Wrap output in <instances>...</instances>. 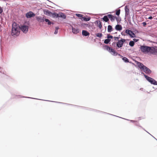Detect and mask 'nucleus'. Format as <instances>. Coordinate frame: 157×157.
Instances as JSON below:
<instances>
[{
  "label": "nucleus",
  "instance_id": "a19ab883",
  "mask_svg": "<svg viewBox=\"0 0 157 157\" xmlns=\"http://www.w3.org/2000/svg\"><path fill=\"white\" fill-rule=\"evenodd\" d=\"M118 18V21H119V19L120 18Z\"/></svg>",
  "mask_w": 157,
  "mask_h": 157
},
{
  "label": "nucleus",
  "instance_id": "6ab92c4d",
  "mask_svg": "<svg viewBox=\"0 0 157 157\" xmlns=\"http://www.w3.org/2000/svg\"><path fill=\"white\" fill-rule=\"evenodd\" d=\"M108 18H109L107 15L105 16L102 19L105 21L107 22L109 21V19Z\"/></svg>",
  "mask_w": 157,
  "mask_h": 157
},
{
  "label": "nucleus",
  "instance_id": "4c0bfd02",
  "mask_svg": "<svg viewBox=\"0 0 157 157\" xmlns=\"http://www.w3.org/2000/svg\"><path fill=\"white\" fill-rule=\"evenodd\" d=\"M51 24V22L49 21L48 22V25H50Z\"/></svg>",
  "mask_w": 157,
  "mask_h": 157
},
{
  "label": "nucleus",
  "instance_id": "2f4dec72",
  "mask_svg": "<svg viewBox=\"0 0 157 157\" xmlns=\"http://www.w3.org/2000/svg\"><path fill=\"white\" fill-rule=\"evenodd\" d=\"M114 40H118L119 38L118 37H114Z\"/></svg>",
  "mask_w": 157,
  "mask_h": 157
},
{
  "label": "nucleus",
  "instance_id": "f03ea898",
  "mask_svg": "<svg viewBox=\"0 0 157 157\" xmlns=\"http://www.w3.org/2000/svg\"><path fill=\"white\" fill-rule=\"evenodd\" d=\"M136 64L140 69L145 73L148 74L151 73V70L140 62L137 61Z\"/></svg>",
  "mask_w": 157,
  "mask_h": 157
},
{
  "label": "nucleus",
  "instance_id": "f3484780",
  "mask_svg": "<svg viewBox=\"0 0 157 157\" xmlns=\"http://www.w3.org/2000/svg\"><path fill=\"white\" fill-rule=\"evenodd\" d=\"M110 52L112 53V54L114 56H117L118 54V53L116 52L115 50L113 49H111Z\"/></svg>",
  "mask_w": 157,
  "mask_h": 157
},
{
  "label": "nucleus",
  "instance_id": "20e7f679",
  "mask_svg": "<svg viewBox=\"0 0 157 157\" xmlns=\"http://www.w3.org/2000/svg\"><path fill=\"white\" fill-rule=\"evenodd\" d=\"M144 76L147 80L151 84L155 85H157V82L154 79L147 76L146 75H144Z\"/></svg>",
  "mask_w": 157,
  "mask_h": 157
},
{
  "label": "nucleus",
  "instance_id": "bb28decb",
  "mask_svg": "<svg viewBox=\"0 0 157 157\" xmlns=\"http://www.w3.org/2000/svg\"><path fill=\"white\" fill-rule=\"evenodd\" d=\"M102 36V35L101 33H98L96 34V36L97 37H101Z\"/></svg>",
  "mask_w": 157,
  "mask_h": 157
},
{
  "label": "nucleus",
  "instance_id": "9b49d317",
  "mask_svg": "<svg viewBox=\"0 0 157 157\" xmlns=\"http://www.w3.org/2000/svg\"><path fill=\"white\" fill-rule=\"evenodd\" d=\"M72 32L74 34H77L79 32V30L77 28H75L72 27Z\"/></svg>",
  "mask_w": 157,
  "mask_h": 157
},
{
  "label": "nucleus",
  "instance_id": "4468645a",
  "mask_svg": "<svg viewBox=\"0 0 157 157\" xmlns=\"http://www.w3.org/2000/svg\"><path fill=\"white\" fill-rule=\"evenodd\" d=\"M115 29L117 30L121 31L122 29V27L121 25H117L115 26Z\"/></svg>",
  "mask_w": 157,
  "mask_h": 157
},
{
  "label": "nucleus",
  "instance_id": "423d86ee",
  "mask_svg": "<svg viewBox=\"0 0 157 157\" xmlns=\"http://www.w3.org/2000/svg\"><path fill=\"white\" fill-rule=\"evenodd\" d=\"M125 33L129 35L131 37L133 38L135 37V34L132 31L129 29H126L125 30Z\"/></svg>",
  "mask_w": 157,
  "mask_h": 157
},
{
  "label": "nucleus",
  "instance_id": "ea45409f",
  "mask_svg": "<svg viewBox=\"0 0 157 157\" xmlns=\"http://www.w3.org/2000/svg\"><path fill=\"white\" fill-rule=\"evenodd\" d=\"M121 34L122 35H124V34H123V33H121Z\"/></svg>",
  "mask_w": 157,
  "mask_h": 157
},
{
  "label": "nucleus",
  "instance_id": "7ed1b4c3",
  "mask_svg": "<svg viewBox=\"0 0 157 157\" xmlns=\"http://www.w3.org/2000/svg\"><path fill=\"white\" fill-rule=\"evenodd\" d=\"M140 49L142 52L145 54L150 53L152 54V49H153V47L141 46L140 47Z\"/></svg>",
  "mask_w": 157,
  "mask_h": 157
},
{
  "label": "nucleus",
  "instance_id": "dca6fc26",
  "mask_svg": "<svg viewBox=\"0 0 157 157\" xmlns=\"http://www.w3.org/2000/svg\"><path fill=\"white\" fill-rule=\"evenodd\" d=\"M152 54L157 55V47H153V49H152Z\"/></svg>",
  "mask_w": 157,
  "mask_h": 157
},
{
  "label": "nucleus",
  "instance_id": "c85d7f7f",
  "mask_svg": "<svg viewBox=\"0 0 157 157\" xmlns=\"http://www.w3.org/2000/svg\"><path fill=\"white\" fill-rule=\"evenodd\" d=\"M58 29H59V28L58 27H56V28L54 32L55 34H56L57 33Z\"/></svg>",
  "mask_w": 157,
  "mask_h": 157
},
{
  "label": "nucleus",
  "instance_id": "473e14b6",
  "mask_svg": "<svg viewBox=\"0 0 157 157\" xmlns=\"http://www.w3.org/2000/svg\"><path fill=\"white\" fill-rule=\"evenodd\" d=\"M2 12H3L2 9L0 6V14Z\"/></svg>",
  "mask_w": 157,
  "mask_h": 157
},
{
  "label": "nucleus",
  "instance_id": "cd10ccee",
  "mask_svg": "<svg viewBox=\"0 0 157 157\" xmlns=\"http://www.w3.org/2000/svg\"><path fill=\"white\" fill-rule=\"evenodd\" d=\"M106 50L110 52V51H111V49H112L109 46H106Z\"/></svg>",
  "mask_w": 157,
  "mask_h": 157
},
{
  "label": "nucleus",
  "instance_id": "39448f33",
  "mask_svg": "<svg viewBox=\"0 0 157 157\" xmlns=\"http://www.w3.org/2000/svg\"><path fill=\"white\" fill-rule=\"evenodd\" d=\"M125 40L121 38L120 40H119L117 44V46L118 48H121L123 46L124 43L125 42Z\"/></svg>",
  "mask_w": 157,
  "mask_h": 157
},
{
  "label": "nucleus",
  "instance_id": "c756f323",
  "mask_svg": "<svg viewBox=\"0 0 157 157\" xmlns=\"http://www.w3.org/2000/svg\"><path fill=\"white\" fill-rule=\"evenodd\" d=\"M76 15L78 17L80 18H82V17L83 15L82 14H76Z\"/></svg>",
  "mask_w": 157,
  "mask_h": 157
},
{
  "label": "nucleus",
  "instance_id": "f704fd0d",
  "mask_svg": "<svg viewBox=\"0 0 157 157\" xmlns=\"http://www.w3.org/2000/svg\"><path fill=\"white\" fill-rule=\"evenodd\" d=\"M45 21L46 22H48L49 21V20L48 19H45Z\"/></svg>",
  "mask_w": 157,
  "mask_h": 157
},
{
  "label": "nucleus",
  "instance_id": "58836bf2",
  "mask_svg": "<svg viewBox=\"0 0 157 157\" xmlns=\"http://www.w3.org/2000/svg\"><path fill=\"white\" fill-rule=\"evenodd\" d=\"M131 121L132 122H136V121Z\"/></svg>",
  "mask_w": 157,
  "mask_h": 157
},
{
  "label": "nucleus",
  "instance_id": "412c9836",
  "mask_svg": "<svg viewBox=\"0 0 157 157\" xmlns=\"http://www.w3.org/2000/svg\"><path fill=\"white\" fill-rule=\"evenodd\" d=\"M90 17L86 18L85 17H83L81 18V19L82 20H84L85 21H89L90 20Z\"/></svg>",
  "mask_w": 157,
  "mask_h": 157
},
{
  "label": "nucleus",
  "instance_id": "f8f14e48",
  "mask_svg": "<svg viewBox=\"0 0 157 157\" xmlns=\"http://www.w3.org/2000/svg\"><path fill=\"white\" fill-rule=\"evenodd\" d=\"M58 17H60L63 19H65L66 17V16L65 14L63 13H58Z\"/></svg>",
  "mask_w": 157,
  "mask_h": 157
},
{
  "label": "nucleus",
  "instance_id": "f257e3e1",
  "mask_svg": "<svg viewBox=\"0 0 157 157\" xmlns=\"http://www.w3.org/2000/svg\"><path fill=\"white\" fill-rule=\"evenodd\" d=\"M20 31V28L16 22H13L12 25L11 35L14 36H18Z\"/></svg>",
  "mask_w": 157,
  "mask_h": 157
},
{
  "label": "nucleus",
  "instance_id": "ddd939ff",
  "mask_svg": "<svg viewBox=\"0 0 157 157\" xmlns=\"http://www.w3.org/2000/svg\"><path fill=\"white\" fill-rule=\"evenodd\" d=\"M125 10L126 16L128 15L129 14V9L127 6H126L125 7Z\"/></svg>",
  "mask_w": 157,
  "mask_h": 157
},
{
  "label": "nucleus",
  "instance_id": "1a4fd4ad",
  "mask_svg": "<svg viewBox=\"0 0 157 157\" xmlns=\"http://www.w3.org/2000/svg\"><path fill=\"white\" fill-rule=\"evenodd\" d=\"M108 18H109L112 22H113L116 19L117 21H118V17H117L115 16H114L113 15L109 14L108 15Z\"/></svg>",
  "mask_w": 157,
  "mask_h": 157
},
{
  "label": "nucleus",
  "instance_id": "4be33fe9",
  "mask_svg": "<svg viewBox=\"0 0 157 157\" xmlns=\"http://www.w3.org/2000/svg\"><path fill=\"white\" fill-rule=\"evenodd\" d=\"M113 31V28L112 26L110 25H109L108 26V32L110 33Z\"/></svg>",
  "mask_w": 157,
  "mask_h": 157
},
{
  "label": "nucleus",
  "instance_id": "393cba45",
  "mask_svg": "<svg viewBox=\"0 0 157 157\" xmlns=\"http://www.w3.org/2000/svg\"><path fill=\"white\" fill-rule=\"evenodd\" d=\"M110 40L109 39H107L105 40L104 43L105 44H108L109 42L110 41Z\"/></svg>",
  "mask_w": 157,
  "mask_h": 157
},
{
  "label": "nucleus",
  "instance_id": "e433bc0d",
  "mask_svg": "<svg viewBox=\"0 0 157 157\" xmlns=\"http://www.w3.org/2000/svg\"><path fill=\"white\" fill-rule=\"evenodd\" d=\"M133 40L135 42H137L138 41V40L136 39H133Z\"/></svg>",
  "mask_w": 157,
  "mask_h": 157
},
{
  "label": "nucleus",
  "instance_id": "a878e982",
  "mask_svg": "<svg viewBox=\"0 0 157 157\" xmlns=\"http://www.w3.org/2000/svg\"><path fill=\"white\" fill-rule=\"evenodd\" d=\"M120 9H119L117 10H116V15H117V16H119L120 14Z\"/></svg>",
  "mask_w": 157,
  "mask_h": 157
},
{
  "label": "nucleus",
  "instance_id": "9d476101",
  "mask_svg": "<svg viewBox=\"0 0 157 157\" xmlns=\"http://www.w3.org/2000/svg\"><path fill=\"white\" fill-rule=\"evenodd\" d=\"M35 14L31 11L29 12L26 14V17L27 18H31L34 17Z\"/></svg>",
  "mask_w": 157,
  "mask_h": 157
},
{
  "label": "nucleus",
  "instance_id": "7c9ffc66",
  "mask_svg": "<svg viewBox=\"0 0 157 157\" xmlns=\"http://www.w3.org/2000/svg\"><path fill=\"white\" fill-rule=\"evenodd\" d=\"M107 38L108 39H109V38H111L112 39V38H113V36H111V35H110L109 34H108L107 35Z\"/></svg>",
  "mask_w": 157,
  "mask_h": 157
},
{
  "label": "nucleus",
  "instance_id": "0eeeda50",
  "mask_svg": "<svg viewBox=\"0 0 157 157\" xmlns=\"http://www.w3.org/2000/svg\"><path fill=\"white\" fill-rule=\"evenodd\" d=\"M46 14L49 15H52V17L54 18H57L58 17V14L56 13H53L47 10L46 12Z\"/></svg>",
  "mask_w": 157,
  "mask_h": 157
},
{
  "label": "nucleus",
  "instance_id": "6e6552de",
  "mask_svg": "<svg viewBox=\"0 0 157 157\" xmlns=\"http://www.w3.org/2000/svg\"><path fill=\"white\" fill-rule=\"evenodd\" d=\"M25 33H26L28 30V26L24 25L21 27L20 30Z\"/></svg>",
  "mask_w": 157,
  "mask_h": 157
},
{
  "label": "nucleus",
  "instance_id": "b1692460",
  "mask_svg": "<svg viewBox=\"0 0 157 157\" xmlns=\"http://www.w3.org/2000/svg\"><path fill=\"white\" fill-rule=\"evenodd\" d=\"M134 42L133 41H131L129 42V44L130 46L131 47H133V46H134Z\"/></svg>",
  "mask_w": 157,
  "mask_h": 157
},
{
  "label": "nucleus",
  "instance_id": "5701e85b",
  "mask_svg": "<svg viewBox=\"0 0 157 157\" xmlns=\"http://www.w3.org/2000/svg\"><path fill=\"white\" fill-rule=\"evenodd\" d=\"M122 59L126 63L129 62V60L128 59L125 57H123Z\"/></svg>",
  "mask_w": 157,
  "mask_h": 157
},
{
  "label": "nucleus",
  "instance_id": "c9c22d12",
  "mask_svg": "<svg viewBox=\"0 0 157 157\" xmlns=\"http://www.w3.org/2000/svg\"><path fill=\"white\" fill-rule=\"evenodd\" d=\"M153 18V17L152 16H150L148 18V19H151Z\"/></svg>",
  "mask_w": 157,
  "mask_h": 157
},
{
  "label": "nucleus",
  "instance_id": "aec40b11",
  "mask_svg": "<svg viewBox=\"0 0 157 157\" xmlns=\"http://www.w3.org/2000/svg\"><path fill=\"white\" fill-rule=\"evenodd\" d=\"M36 18L37 20L40 22H43L44 21V19L40 17H36Z\"/></svg>",
  "mask_w": 157,
  "mask_h": 157
},
{
  "label": "nucleus",
  "instance_id": "a211bd4d",
  "mask_svg": "<svg viewBox=\"0 0 157 157\" xmlns=\"http://www.w3.org/2000/svg\"><path fill=\"white\" fill-rule=\"evenodd\" d=\"M97 26L100 29H101L102 27L101 23L99 21H97Z\"/></svg>",
  "mask_w": 157,
  "mask_h": 157
},
{
  "label": "nucleus",
  "instance_id": "2eb2a0df",
  "mask_svg": "<svg viewBox=\"0 0 157 157\" xmlns=\"http://www.w3.org/2000/svg\"><path fill=\"white\" fill-rule=\"evenodd\" d=\"M82 35L84 36H86L90 35V33L86 31L83 30L82 31Z\"/></svg>",
  "mask_w": 157,
  "mask_h": 157
},
{
  "label": "nucleus",
  "instance_id": "72a5a7b5",
  "mask_svg": "<svg viewBox=\"0 0 157 157\" xmlns=\"http://www.w3.org/2000/svg\"><path fill=\"white\" fill-rule=\"evenodd\" d=\"M143 26H145L146 25V23L145 22H144L142 23Z\"/></svg>",
  "mask_w": 157,
  "mask_h": 157
}]
</instances>
